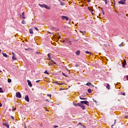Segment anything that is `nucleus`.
Segmentation results:
<instances>
[{"label": "nucleus", "mask_w": 128, "mask_h": 128, "mask_svg": "<svg viewBox=\"0 0 128 128\" xmlns=\"http://www.w3.org/2000/svg\"><path fill=\"white\" fill-rule=\"evenodd\" d=\"M44 8L47 9V10H50V8L48 6V5H46L45 4V6H44Z\"/></svg>", "instance_id": "ddd939ff"}, {"label": "nucleus", "mask_w": 128, "mask_h": 128, "mask_svg": "<svg viewBox=\"0 0 128 128\" xmlns=\"http://www.w3.org/2000/svg\"><path fill=\"white\" fill-rule=\"evenodd\" d=\"M25 50H31V48H25Z\"/></svg>", "instance_id": "2f4dec72"}, {"label": "nucleus", "mask_w": 128, "mask_h": 128, "mask_svg": "<svg viewBox=\"0 0 128 128\" xmlns=\"http://www.w3.org/2000/svg\"><path fill=\"white\" fill-rule=\"evenodd\" d=\"M93 100H94V102H97L95 100H94V99H93Z\"/></svg>", "instance_id": "8fccbe9b"}, {"label": "nucleus", "mask_w": 128, "mask_h": 128, "mask_svg": "<svg viewBox=\"0 0 128 128\" xmlns=\"http://www.w3.org/2000/svg\"><path fill=\"white\" fill-rule=\"evenodd\" d=\"M116 124V120H114V124Z\"/></svg>", "instance_id": "680f3d73"}, {"label": "nucleus", "mask_w": 128, "mask_h": 128, "mask_svg": "<svg viewBox=\"0 0 128 128\" xmlns=\"http://www.w3.org/2000/svg\"><path fill=\"white\" fill-rule=\"evenodd\" d=\"M51 64H52L51 62H49L48 65H51Z\"/></svg>", "instance_id": "13d9d810"}, {"label": "nucleus", "mask_w": 128, "mask_h": 128, "mask_svg": "<svg viewBox=\"0 0 128 128\" xmlns=\"http://www.w3.org/2000/svg\"><path fill=\"white\" fill-rule=\"evenodd\" d=\"M16 108H14V109H12V112H14L15 110H16Z\"/></svg>", "instance_id": "4c0bfd02"}, {"label": "nucleus", "mask_w": 128, "mask_h": 128, "mask_svg": "<svg viewBox=\"0 0 128 128\" xmlns=\"http://www.w3.org/2000/svg\"><path fill=\"white\" fill-rule=\"evenodd\" d=\"M102 14H105L104 12L102 11Z\"/></svg>", "instance_id": "6e6d98bb"}, {"label": "nucleus", "mask_w": 128, "mask_h": 128, "mask_svg": "<svg viewBox=\"0 0 128 128\" xmlns=\"http://www.w3.org/2000/svg\"><path fill=\"white\" fill-rule=\"evenodd\" d=\"M80 32L84 34V33H86V32H82L81 30L80 31Z\"/></svg>", "instance_id": "f704fd0d"}, {"label": "nucleus", "mask_w": 128, "mask_h": 128, "mask_svg": "<svg viewBox=\"0 0 128 128\" xmlns=\"http://www.w3.org/2000/svg\"><path fill=\"white\" fill-rule=\"evenodd\" d=\"M10 118L12 120H14V118L13 116H11Z\"/></svg>", "instance_id": "a19ab883"}, {"label": "nucleus", "mask_w": 128, "mask_h": 128, "mask_svg": "<svg viewBox=\"0 0 128 128\" xmlns=\"http://www.w3.org/2000/svg\"><path fill=\"white\" fill-rule=\"evenodd\" d=\"M54 64H56L55 62H53V63H51V64H50V65H51L52 66H54Z\"/></svg>", "instance_id": "5701e85b"}, {"label": "nucleus", "mask_w": 128, "mask_h": 128, "mask_svg": "<svg viewBox=\"0 0 128 128\" xmlns=\"http://www.w3.org/2000/svg\"><path fill=\"white\" fill-rule=\"evenodd\" d=\"M88 9L91 12H92V8H90V7H88Z\"/></svg>", "instance_id": "393cba45"}, {"label": "nucleus", "mask_w": 128, "mask_h": 128, "mask_svg": "<svg viewBox=\"0 0 128 128\" xmlns=\"http://www.w3.org/2000/svg\"><path fill=\"white\" fill-rule=\"evenodd\" d=\"M104 2L106 4H108L107 0H104Z\"/></svg>", "instance_id": "72a5a7b5"}, {"label": "nucleus", "mask_w": 128, "mask_h": 128, "mask_svg": "<svg viewBox=\"0 0 128 128\" xmlns=\"http://www.w3.org/2000/svg\"><path fill=\"white\" fill-rule=\"evenodd\" d=\"M52 62H54V61H53V60H52Z\"/></svg>", "instance_id": "69168bd1"}, {"label": "nucleus", "mask_w": 128, "mask_h": 128, "mask_svg": "<svg viewBox=\"0 0 128 128\" xmlns=\"http://www.w3.org/2000/svg\"><path fill=\"white\" fill-rule=\"evenodd\" d=\"M48 33L49 34H53V33H51L50 32H48Z\"/></svg>", "instance_id": "09e8293b"}, {"label": "nucleus", "mask_w": 128, "mask_h": 128, "mask_svg": "<svg viewBox=\"0 0 128 128\" xmlns=\"http://www.w3.org/2000/svg\"><path fill=\"white\" fill-rule=\"evenodd\" d=\"M126 65V62H124L122 64V67H123V68H125Z\"/></svg>", "instance_id": "aec40b11"}, {"label": "nucleus", "mask_w": 128, "mask_h": 128, "mask_svg": "<svg viewBox=\"0 0 128 128\" xmlns=\"http://www.w3.org/2000/svg\"><path fill=\"white\" fill-rule=\"evenodd\" d=\"M80 103L81 104H85L87 106H89V102L86 101V100H84V101H80Z\"/></svg>", "instance_id": "f257e3e1"}, {"label": "nucleus", "mask_w": 128, "mask_h": 128, "mask_svg": "<svg viewBox=\"0 0 128 128\" xmlns=\"http://www.w3.org/2000/svg\"><path fill=\"white\" fill-rule=\"evenodd\" d=\"M45 74H48V72L47 70H46L45 72H44Z\"/></svg>", "instance_id": "e433bc0d"}, {"label": "nucleus", "mask_w": 128, "mask_h": 128, "mask_svg": "<svg viewBox=\"0 0 128 128\" xmlns=\"http://www.w3.org/2000/svg\"><path fill=\"white\" fill-rule=\"evenodd\" d=\"M93 87H94V86H92V85Z\"/></svg>", "instance_id": "0e129e2a"}, {"label": "nucleus", "mask_w": 128, "mask_h": 128, "mask_svg": "<svg viewBox=\"0 0 128 128\" xmlns=\"http://www.w3.org/2000/svg\"><path fill=\"white\" fill-rule=\"evenodd\" d=\"M64 4L62 2H60V5L61 6H64Z\"/></svg>", "instance_id": "c9c22d12"}, {"label": "nucleus", "mask_w": 128, "mask_h": 128, "mask_svg": "<svg viewBox=\"0 0 128 128\" xmlns=\"http://www.w3.org/2000/svg\"><path fill=\"white\" fill-rule=\"evenodd\" d=\"M126 80H128V75L126 76Z\"/></svg>", "instance_id": "603ef678"}, {"label": "nucleus", "mask_w": 128, "mask_h": 128, "mask_svg": "<svg viewBox=\"0 0 128 128\" xmlns=\"http://www.w3.org/2000/svg\"><path fill=\"white\" fill-rule=\"evenodd\" d=\"M86 54H92V53L90 52L89 51H86Z\"/></svg>", "instance_id": "a211bd4d"}, {"label": "nucleus", "mask_w": 128, "mask_h": 128, "mask_svg": "<svg viewBox=\"0 0 128 128\" xmlns=\"http://www.w3.org/2000/svg\"><path fill=\"white\" fill-rule=\"evenodd\" d=\"M3 125L6 126L7 128H9V125L8 124V123H4L3 124Z\"/></svg>", "instance_id": "4468645a"}, {"label": "nucleus", "mask_w": 128, "mask_h": 128, "mask_svg": "<svg viewBox=\"0 0 128 128\" xmlns=\"http://www.w3.org/2000/svg\"><path fill=\"white\" fill-rule=\"evenodd\" d=\"M74 106H81V103L74 104Z\"/></svg>", "instance_id": "6e6552de"}, {"label": "nucleus", "mask_w": 128, "mask_h": 128, "mask_svg": "<svg viewBox=\"0 0 128 128\" xmlns=\"http://www.w3.org/2000/svg\"><path fill=\"white\" fill-rule=\"evenodd\" d=\"M25 100H26V101H27L28 102H30V98H29V97H28V96L26 95V96H25Z\"/></svg>", "instance_id": "0eeeda50"}, {"label": "nucleus", "mask_w": 128, "mask_h": 128, "mask_svg": "<svg viewBox=\"0 0 128 128\" xmlns=\"http://www.w3.org/2000/svg\"><path fill=\"white\" fill-rule=\"evenodd\" d=\"M48 96H50V98H51L52 95H51V94H48Z\"/></svg>", "instance_id": "a18cd8bd"}, {"label": "nucleus", "mask_w": 128, "mask_h": 128, "mask_svg": "<svg viewBox=\"0 0 128 128\" xmlns=\"http://www.w3.org/2000/svg\"><path fill=\"white\" fill-rule=\"evenodd\" d=\"M86 85L87 86H89L90 85H92V84L91 83H90V82H88V83H87V84H86Z\"/></svg>", "instance_id": "a878e982"}, {"label": "nucleus", "mask_w": 128, "mask_h": 128, "mask_svg": "<svg viewBox=\"0 0 128 128\" xmlns=\"http://www.w3.org/2000/svg\"><path fill=\"white\" fill-rule=\"evenodd\" d=\"M3 92H4V90H2V88H0V93H3Z\"/></svg>", "instance_id": "b1692460"}, {"label": "nucleus", "mask_w": 128, "mask_h": 128, "mask_svg": "<svg viewBox=\"0 0 128 128\" xmlns=\"http://www.w3.org/2000/svg\"><path fill=\"white\" fill-rule=\"evenodd\" d=\"M1 52V50H0V52Z\"/></svg>", "instance_id": "338daca9"}, {"label": "nucleus", "mask_w": 128, "mask_h": 128, "mask_svg": "<svg viewBox=\"0 0 128 128\" xmlns=\"http://www.w3.org/2000/svg\"><path fill=\"white\" fill-rule=\"evenodd\" d=\"M79 106L82 108L83 110H86V107L82 104H80V106Z\"/></svg>", "instance_id": "9d476101"}, {"label": "nucleus", "mask_w": 128, "mask_h": 128, "mask_svg": "<svg viewBox=\"0 0 128 128\" xmlns=\"http://www.w3.org/2000/svg\"><path fill=\"white\" fill-rule=\"evenodd\" d=\"M27 82H28V86H30V87H32V83H31V82L30 80H27Z\"/></svg>", "instance_id": "423d86ee"}, {"label": "nucleus", "mask_w": 128, "mask_h": 128, "mask_svg": "<svg viewBox=\"0 0 128 128\" xmlns=\"http://www.w3.org/2000/svg\"><path fill=\"white\" fill-rule=\"evenodd\" d=\"M36 54H39L38 52H36Z\"/></svg>", "instance_id": "4d7b16f0"}, {"label": "nucleus", "mask_w": 128, "mask_h": 128, "mask_svg": "<svg viewBox=\"0 0 128 128\" xmlns=\"http://www.w3.org/2000/svg\"><path fill=\"white\" fill-rule=\"evenodd\" d=\"M122 96H126V92H123L122 94Z\"/></svg>", "instance_id": "c03bdc74"}, {"label": "nucleus", "mask_w": 128, "mask_h": 128, "mask_svg": "<svg viewBox=\"0 0 128 128\" xmlns=\"http://www.w3.org/2000/svg\"><path fill=\"white\" fill-rule=\"evenodd\" d=\"M54 128H58V126H54Z\"/></svg>", "instance_id": "ea45409f"}, {"label": "nucleus", "mask_w": 128, "mask_h": 128, "mask_svg": "<svg viewBox=\"0 0 128 128\" xmlns=\"http://www.w3.org/2000/svg\"><path fill=\"white\" fill-rule=\"evenodd\" d=\"M126 0H121L120 1H118V4H126Z\"/></svg>", "instance_id": "f03ea898"}, {"label": "nucleus", "mask_w": 128, "mask_h": 128, "mask_svg": "<svg viewBox=\"0 0 128 128\" xmlns=\"http://www.w3.org/2000/svg\"><path fill=\"white\" fill-rule=\"evenodd\" d=\"M70 40L68 42V44H70Z\"/></svg>", "instance_id": "3c124183"}, {"label": "nucleus", "mask_w": 128, "mask_h": 128, "mask_svg": "<svg viewBox=\"0 0 128 128\" xmlns=\"http://www.w3.org/2000/svg\"><path fill=\"white\" fill-rule=\"evenodd\" d=\"M58 38H61V36H59V37H58Z\"/></svg>", "instance_id": "bf43d9fd"}, {"label": "nucleus", "mask_w": 128, "mask_h": 128, "mask_svg": "<svg viewBox=\"0 0 128 128\" xmlns=\"http://www.w3.org/2000/svg\"><path fill=\"white\" fill-rule=\"evenodd\" d=\"M79 124H80V126H82V123H81L80 122L78 123V126Z\"/></svg>", "instance_id": "79ce46f5"}, {"label": "nucleus", "mask_w": 128, "mask_h": 128, "mask_svg": "<svg viewBox=\"0 0 128 128\" xmlns=\"http://www.w3.org/2000/svg\"><path fill=\"white\" fill-rule=\"evenodd\" d=\"M48 58H50V60H51V59H52V58H51V56H50L49 54H48Z\"/></svg>", "instance_id": "c85d7f7f"}, {"label": "nucleus", "mask_w": 128, "mask_h": 128, "mask_svg": "<svg viewBox=\"0 0 128 128\" xmlns=\"http://www.w3.org/2000/svg\"><path fill=\"white\" fill-rule=\"evenodd\" d=\"M16 97L18 98H21L22 96L20 94V92H16Z\"/></svg>", "instance_id": "20e7f679"}, {"label": "nucleus", "mask_w": 128, "mask_h": 128, "mask_svg": "<svg viewBox=\"0 0 128 128\" xmlns=\"http://www.w3.org/2000/svg\"><path fill=\"white\" fill-rule=\"evenodd\" d=\"M22 24H26L25 20H22Z\"/></svg>", "instance_id": "cd10ccee"}, {"label": "nucleus", "mask_w": 128, "mask_h": 128, "mask_svg": "<svg viewBox=\"0 0 128 128\" xmlns=\"http://www.w3.org/2000/svg\"><path fill=\"white\" fill-rule=\"evenodd\" d=\"M8 83H10L12 82V80L9 78L8 79Z\"/></svg>", "instance_id": "bb28decb"}, {"label": "nucleus", "mask_w": 128, "mask_h": 128, "mask_svg": "<svg viewBox=\"0 0 128 128\" xmlns=\"http://www.w3.org/2000/svg\"><path fill=\"white\" fill-rule=\"evenodd\" d=\"M2 54L4 57L8 58V55L6 53L2 52Z\"/></svg>", "instance_id": "dca6fc26"}, {"label": "nucleus", "mask_w": 128, "mask_h": 128, "mask_svg": "<svg viewBox=\"0 0 128 128\" xmlns=\"http://www.w3.org/2000/svg\"><path fill=\"white\" fill-rule=\"evenodd\" d=\"M12 55H13V56H12V60H17V58H16V54H14V52H12Z\"/></svg>", "instance_id": "7ed1b4c3"}, {"label": "nucleus", "mask_w": 128, "mask_h": 128, "mask_svg": "<svg viewBox=\"0 0 128 128\" xmlns=\"http://www.w3.org/2000/svg\"><path fill=\"white\" fill-rule=\"evenodd\" d=\"M77 56H78L80 54V50H78L75 53Z\"/></svg>", "instance_id": "f8f14e48"}, {"label": "nucleus", "mask_w": 128, "mask_h": 128, "mask_svg": "<svg viewBox=\"0 0 128 128\" xmlns=\"http://www.w3.org/2000/svg\"><path fill=\"white\" fill-rule=\"evenodd\" d=\"M63 1H64L65 0H62Z\"/></svg>", "instance_id": "774afa93"}, {"label": "nucleus", "mask_w": 128, "mask_h": 128, "mask_svg": "<svg viewBox=\"0 0 128 128\" xmlns=\"http://www.w3.org/2000/svg\"><path fill=\"white\" fill-rule=\"evenodd\" d=\"M122 43L121 44H119L118 46L121 47L122 46Z\"/></svg>", "instance_id": "de8ad7c7"}, {"label": "nucleus", "mask_w": 128, "mask_h": 128, "mask_svg": "<svg viewBox=\"0 0 128 128\" xmlns=\"http://www.w3.org/2000/svg\"><path fill=\"white\" fill-rule=\"evenodd\" d=\"M56 30V28H54V27H52V30Z\"/></svg>", "instance_id": "58836bf2"}, {"label": "nucleus", "mask_w": 128, "mask_h": 128, "mask_svg": "<svg viewBox=\"0 0 128 128\" xmlns=\"http://www.w3.org/2000/svg\"><path fill=\"white\" fill-rule=\"evenodd\" d=\"M24 12H22V19H25L26 18V17H24Z\"/></svg>", "instance_id": "6ab92c4d"}, {"label": "nucleus", "mask_w": 128, "mask_h": 128, "mask_svg": "<svg viewBox=\"0 0 128 128\" xmlns=\"http://www.w3.org/2000/svg\"><path fill=\"white\" fill-rule=\"evenodd\" d=\"M34 30L38 32V28L36 27H34Z\"/></svg>", "instance_id": "c756f323"}, {"label": "nucleus", "mask_w": 128, "mask_h": 128, "mask_svg": "<svg viewBox=\"0 0 128 128\" xmlns=\"http://www.w3.org/2000/svg\"><path fill=\"white\" fill-rule=\"evenodd\" d=\"M106 88L108 89V90H110V86L109 84H107V86H106Z\"/></svg>", "instance_id": "2eb2a0df"}, {"label": "nucleus", "mask_w": 128, "mask_h": 128, "mask_svg": "<svg viewBox=\"0 0 128 128\" xmlns=\"http://www.w3.org/2000/svg\"><path fill=\"white\" fill-rule=\"evenodd\" d=\"M39 6L41 7L42 8H44L45 7L46 4H38Z\"/></svg>", "instance_id": "9b49d317"}, {"label": "nucleus", "mask_w": 128, "mask_h": 128, "mask_svg": "<svg viewBox=\"0 0 128 128\" xmlns=\"http://www.w3.org/2000/svg\"><path fill=\"white\" fill-rule=\"evenodd\" d=\"M87 2H90V0H87Z\"/></svg>", "instance_id": "5fc2aeb1"}, {"label": "nucleus", "mask_w": 128, "mask_h": 128, "mask_svg": "<svg viewBox=\"0 0 128 128\" xmlns=\"http://www.w3.org/2000/svg\"><path fill=\"white\" fill-rule=\"evenodd\" d=\"M54 84H60V85H63V84H64L63 83H60H60H58V82H54Z\"/></svg>", "instance_id": "f3484780"}, {"label": "nucleus", "mask_w": 128, "mask_h": 128, "mask_svg": "<svg viewBox=\"0 0 128 128\" xmlns=\"http://www.w3.org/2000/svg\"><path fill=\"white\" fill-rule=\"evenodd\" d=\"M2 103H0V107H2Z\"/></svg>", "instance_id": "864d4df0"}, {"label": "nucleus", "mask_w": 128, "mask_h": 128, "mask_svg": "<svg viewBox=\"0 0 128 128\" xmlns=\"http://www.w3.org/2000/svg\"><path fill=\"white\" fill-rule=\"evenodd\" d=\"M62 74H63V76H66H66L64 73H62Z\"/></svg>", "instance_id": "37998d69"}, {"label": "nucleus", "mask_w": 128, "mask_h": 128, "mask_svg": "<svg viewBox=\"0 0 128 128\" xmlns=\"http://www.w3.org/2000/svg\"><path fill=\"white\" fill-rule=\"evenodd\" d=\"M80 128H86V127H84V126H83V125H81V126H80Z\"/></svg>", "instance_id": "7c9ffc66"}, {"label": "nucleus", "mask_w": 128, "mask_h": 128, "mask_svg": "<svg viewBox=\"0 0 128 128\" xmlns=\"http://www.w3.org/2000/svg\"><path fill=\"white\" fill-rule=\"evenodd\" d=\"M29 32L30 34H33L34 32H33V29L32 28H30L29 30Z\"/></svg>", "instance_id": "1a4fd4ad"}, {"label": "nucleus", "mask_w": 128, "mask_h": 128, "mask_svg": "<svg viewBox=\"0 0 128 128\" xmlns=\"http://www.w3.org/2000/svg\"><path fill=\"white\" fill-rule=\"evenodd\" d=\"M2 72V70H0V73Z\"/></svg>", "instance_id": "e2e57ef3"}, {"label": "nucleus", "mask_w": 128, "mask_h": 128, "mask_svg": "<svg viewBox=\"0 0 128 128\" xmlns=\"http://www.w3.org/2000/svg\"><path fill=\"white\" fill-rule=\"evenodd\" d=\"M62 20H68L69 18L67 17V16H62Z\"/></svg>", "instance_id": "39448f33"}, {"label": "nucleus", "mask_w": 128, "mask_h": 128, "mask_svg": "<svg viewBox=\"0 0 128 128\" xmlns=\"http://www.w3.org/2000/svg\"><path fill=\"white\" fill-rule=\"evenodd\" d=\"M80 98L81 100H87L86 98H81V96L80 97Z\"/></svg>", "instance_id": "412c9836"}, {"label": "nucleus", "mask_w": 128, "mask_h": 128, "mask_svg": "<svg viewBox=\"0 0 128 128\" xmlns=\"http://www.w3.org/2000/svg\"><path fill=\"white\" fill-rule=\"evenodd\" d=\"M128 118V116H125V118Z\"/></svg>", "instance_id": "052dcab7"}, {"label": "nucleus", "mask_w": 128, "mask_h": 128, "mask_svg": "<svg viewBox=\"0 0 128 128\" xmlns=\"http://www.w3.org/2000/svg\"><path fill=\"white\" fill-rule=\"evenodd\" d=\"M114 124L112 125V128H116V127H114Z\"/></svg>", "instance_id": "473e14b6"}, {"label": "nucleus", "mask_w": 128, "mask_h": 128, "mask_svg": "<svg viewBox=\"0 0 128 128\" xmlns=\"http://www.w3.org/2000/svg\"><path fill=\"white\" fill-rule=\"evenodd\" d=\"M40 80H37L36 81V83H38V82H40Z\"/></svg>", "instance_id": "49530a36"}, {"label": "nucleus", "mask_w": 128, "mask_h": 128, "mask_svg": "<svg viewBox=\"0 0 128 128\" xmlns=\"http://www.w3.org/2000/svg\"><path fill=\"white\" fill-rule=\"evenodd\" d=\"M88 91L90 94H91L92 92V89L89 88V89H88Z\"/></svg>", "instance_id": "4be33fe9"}]
</instances>
